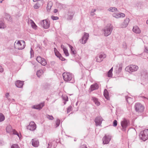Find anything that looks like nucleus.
<instances>
[{
    "mask_svg": "<svg viewBox=\"0 0 148 148\" xmlns=\"http://www.w3.org/2000/svg\"><path fill=\"white\" fill-rule=\"evenodd\" d=\"M99 88V86L97 84L92 85L90 86V92L92 91L98 89Z\"/></svg>",
    "mask_w": 148,
    "mask_h": 148,
    "instance_id": "a211bd4d",
    "label": "nucleus"
},
{
    "mask_svg": "<svg viewBox=\"0 0 148 148\" xmlns=\"http://www.w3.org/2000/svg\"><path fill=\"white\" fill-rule=\"evenodd\" d=\"M44 103H42L33 106H32V108L38 110H40L44 106Z\"/></svg>",
    "mask_w": 148,
    "mask_h": 148,
    "instance_id": "dca6fc26",
    "label": "nucleus"
},
{
    "mask_svg": "<svg viewBox=\"0 0 148 148\" xmlns=\"http://www.w3.org/2000/svg\"><path fill=\"white\" fill-rule=\"evenodd\" d=\"M104 96L106 99H109V97L108 95V93L107 90L105 89L104 90Z\"/></svg>",
    "mask_w": 148,
    "mask_h": 148,
    "instance_id": "a878e982",
    "label": "nucleus"
},
{
    "mask_svg": "<svg viewBox=\"0 0 148 148\" xmlns=\"http://www.w3.org/2000/svg\"><path fill=\"white\" fill-rule=\"evenodd\" d=\"M51 18L53 20H57L59 19V18L58 16H51Z\"/></svg>",
    "mask_w": 148,
    "mask_h": 148,
    "instance_id": "4c0bfd02",
    "label": "nucleus"
},
{
    "mask_svg": "<svg viewBox=\"0 0 148 148\" xmlns=\"http://www.w3.org/2000/svg\"><path fill=\"white\" fill-rule=\"evenodd\" d=\"M49 86H48V88H49Z\"/></svg>",
    "mask_w": 148,
    "mask_h": 148,
    "instance_id": "bf43d9fd",
    "label": "nucleus"
},
{
    "mask_svg": "<svg viewBox=\"0 0 148 148\" xmlns=\"http://www.w3.org/2000/svg\"><path fill=\"white\" fill-rule=\"evenodd\" d=\"M119 69H120V70H121V68H119Z\"/></svg>",
    "mask_w": 148,
    "mask_h": 148,
    "instance_id": "4d7b16f0",
    "label": "nucleus"
},
{
    "mask_svg": "<svg viewBox=\"0 0 148 148\" xmlns=\"http://www.w3.org/2000/svg\"><path fill=\"white\" fill-rule=\"evenodd\" d=\"M64 80L66 82H69L73 78V75L69 72H64L62 74Z\"/></svg>",
    "mask_w": 148,
    "mask_h": 148,
    "instance_id": "20e7f679",
    "label": "nucleus"
},
{
    "mask_svg": "<svg viewBox=\"0 0 148 148\" xmlns=\"http://www.w3.org/2000/svg\"><path fill=\"white\" fill-rule=\"evenodd\" d=\"M3 71V68L0 65V72H2Z\"/></svg>",
    "mask_w": 148,
    "mask_h": 148,
    "instance_id": "a18cd8bd",
    "label": "nucleus"
},
{
    "mask_svg": "<svg viewBox=\"0 0 148 148\" xmlns=\"http://www.w3.org/2000/svg\"><path fill=\"white\" fill-rule=\"evenodd\" d=\"M72 110V107L71 106H69L67 110V113L69 112Z\"/></svg>",
    "mask_w": 148,
    "mask_h": 148,
    "instance_id": "58836bf2",
    "label": "nucleus"
},
{
    "mask_svg": "<svg viewBox=\"0 0 148 148\" xmlns=\"http://www.w3.org/2000/svg\"><path fill=\"white\" fill-rule=\"evenodd\" d=\"M103 120L101 116L97 117L95 119V121L97 126L101 125L102 121Z\"/></svg>",
    "mask_w": 148,
    "mask_h": 148,
    "instance_id": "4468645a",
    "label": "nucleus"
},
{
    "mask_svg": "<svg viewBox=\"0 0 148 148\" xmlns=\"http://www.w3.org/2000/svg\"><path fill=\"white\" fill-rule=\"evenodd\" d=\"M106 54L102 53L99 54V56L97 57L96 61L98 62H100L103 60V58H106Z\"/></svg>",
    "mask_w": 148,
    "mask_h": 148,
    "instance_id": "2eb2a0df",
    "label": "nucleus"
},
{
    "mask_svg": "<svg viewBox=\"0 0 148 148\" xmlns=\"http://www.w3.org/2000/svg\"><path fill=\"white\" fill-rule=\"evenodd\" d=\"M32 144L33 146L37 147L39 145V141L36 139H33L32 140Z\"/></svg>",
    "mask_w": 148,
    "mask_h": 148,
    "instance_id": "f3484780",
    "label": "nucleus"
},
{
    "mask_svg": "<svg viewBox=\"0 0 148 148\" xmlns=\"http://www.w3.org/2000/svg\"><path fill=\"white\" fill-rule=\"evenodd\" d=\"M5 27V25L2 22L0 21V28H4Z\"/></svg>",
    "mask_w": 148,
    "mask_h": 148,
    "instance_id": "e433bc0d",
    "label": "nucleus"
},
{
    "mask_svg": "<svg viewBox=\"0 0 148 148\" xmlns=\"http://www.w3.org/2000/svg\"><path fill=\"white\" fill-rule=\"evenodd\" d=\"M130 124L129 120L125 118L123 119L121 122V125L122 127L121 130L123 131H125L126 128Z\"/></svg>",
    "mask_w": 148,
    "mask_h": 148,
    "instance_id": "7ed1b4c3",
    "label": "nucleus"
},
{
    "mask_svg": "<svg viewBox=\"0 0 148 148\" xmlns=\"http://www.w3.org/2000/svg\"><path fill=\"white\" fill-rule=\"evenodd\" d=\"M40 6V5L38 3H37L34 5V8L35 9H37Z\"/></svg>",
    "mask_w": 148,
    "mask_h": 148,
    "instance_id": "f704fd0d",
    "label": "nucleus"
},
{
    "mask_svg": "<svg viewBox=\"0 0 148 148\" xmlns=\"http://www.w3.org/2000/svg\"><path fill=\"white\" fill-rule=\"evenodd\" d=\"M30 24L32 27L35 29H37V26L35 24V23L33 22V21L32 20H30Z\"/></svg>",
    "mask_w": 148,
    "mask_h": 148,
    "instance_id": "cd10ccee",
    "label": "nucleus"
},
{
    "mask_svg": "<svg viewBox=\"0 0 148 148\" xmlns=\"http://www.w3.org/2000/svg\"><path fill=\"white\" fill-rule=\"evenodd\" d=\"M43 73V71L42 70H39L37 71L36 74L38 77H40Z\"/></svg>",
    "mask_w": 148,
    "mask_h": 148,
    "instance_id": "7c9ffc66",
    "label": "nucleus"
},
{
    "mask_svg": "<svg viewBox=\"0 0 148 148\" xmlns=\"http://www.w3.org/2000/svg\"><path fill=\"white\" fill-rule=\"evenodd\" d=\"M89 37V34L88 33H84V35L81 39L79 41L82 44H85Z\"/></svg>",
    "mask_w": 148,
    "mask_h": 148,
    "instance_id": "1a4fd4ad",
    "label": "nucleus"
},
{
    "mask_svg": "<svg viewBox=\"0 0 148 148\" xmlns=\"http://www.w3.org/2000/svg\"><path fill=\"white\" fill-rule=\"evenodd\" d=\"M42 25L45 29H48L50 26V22L47 19L42 21Z\"/></svg>",
    "mask_w": 148,
    "mask_h": 148,
    "instance_id": "f8f14e48",
    "label": "nucleus"
},
{
    "mask_svg": "<svg viewBox=\"0 0 148 148\" xmlns=\"http://www.w3.org/2000/svg\"><path fill=\"white\" fill-rule=\"evenodd\" d=\"M46 116V117L50 120H53L54 119L53 117L51 115L47 114Z\"/></svg>",
    "mask_w": 148,
    "mask_h": 148,
    "instance_id": "473e14b6",
    "label": "nucleus"
},
{
    "mask_svg": "<svg viewBox=\"0 0 148 148\" xmlns=\"http://www.w3.org/2000/svg\"><path fill=\"white\" fill-rule=\"evenodd\" d=\"M6 130L7 132L10 134L12 133L16 135L19 138H20L21 134H19L15 130H13L11 126L8 125L6 127Z\"/></svg>",
    "mask_w": 148,
    "mask_h": 148,
    "instance_id": "0eeeda50",
    "label": "nucleus"
},
{
    "mask_svg": "<svg viewBox=\"0 0 148 148\" xmlns=\"http://www.w3.org/2000/svg\"><path fill=\"white\" fill-rule=\"evenodd\" d=\"M60 59L62 61H64L65 60V59L62 56H61V55H60L59 57Z\"/></svg>",
    "mask_w": 148,
    "mask_h": 148,
    "instance_id": "37998d69",
    "label": "nucleus"
},
{
    "mask_svg": "<svg viewBox=\"0 0 148 148\" xmlns=\"http://www.w3.org/2000/svg\"><path fill=\"white\" fill-rule=\"evenodd\" d=\"M143 73H144V72H143Z\"/></svg>",
    "mask_w": 148,
    "mask_h": 148,
    "instance_id": "052dcab7",
    "label": "nucleus"
},
{
    "mask_svg": "<svg viewBox=\"0 0 148 148\" xmlns=\"http://www.w3.org/2000/svg\"><path fill=\"white\" fill-rule=\"evenodd\" d=\"M61 47L64 53V54H65V56H69V53L68 52V50L66 49V48L64 46L62 45H61Z\"/></svg>",
    "mask_w": 148,
    "mask_h": 148,
    "instance_id": "aec40b11",
    "label": "nucleus"
},
{
    "mask_svg": "<svg viewBox=\"0 0 148 148\" xmlns=\"http://www.w3.org/2000/svg\"><path fill=\"white\" fill-rule=\"evenodd\" d=\"M129 22V19L128 18L126 19L122 25L121 27L123 28L126 27L128 25Z\"/></svg>",
    "mask_w": 148,
    "mask_h": 148,
    "instance_id": "4be33fe9",
    "label": "nucleus"
},
{
    "mask_svg": "<svg viewBox=\"0 0 148 148\" xmlns=\"http://www.w3.org/2000/svg\"><path fill=\"white\" fill-rule=\"evenodd\" d=\"M23 82L21 81L20 80L17 81L15 83L16 86L18 88H21L24 84Z\"/></svg>",
    "mask_w": 148,
    "mask_h": 148,
    "instance_id": "6ab92c4d",
    "label": "nucleus"
},
{
    "mask_svg": "<svg viewBox=\"0 0 148 148\" xmlns=\"http://www.w3.org/2000/svg\"><path fill=\"white\" fill-rule=\"evenodd\" d=\"M111 137L109 135H105L102 139L103 143V144H108L111 139Z\"/></svg>",
    "mask_w": 148,
    "mask_h": 148,
    "instance_id": "9d476101",
    "label": "nucleus"
},
{
    "mask_svg": "<svg viewBox=\"0 0 148 148\" xmlns=\"http://www.w3.org/2000/svg\"><path fill=\"white\" fill-rule=\"evenodd\" d=\"M3 0H0V3H1Z\"/></svg>",
    "mask_w": 148,
    "mask_h": 148,
    "instance_id": "8fccbe9b",
    "label": "nucleus"
},
{
    "mask_svg": "<svg viewBox=\"0 0 148 148\" xmlns=\"http://www.w3.org/2000/svg\"><path fill=\"white\" fill-rule=\"evenodd\" d=\"M117 122L116 120H115L113 123V126L114 127H116L117 125Z\"/></svg>",
    "mask_w": 148,
    "mask_h": 148,
    "instance_id": "79ce46f5",
    "label": "nucleus"
},
{
    "mask_svg": "<svg viewBox=\"0 0 148 148\" xmlns=\"http://www.w3.org/2000/svg\"><path fill=\"white\" fill-rule=\"evenodd\" d=\"M140 137L143 141H145L148 139V129L141 131L140 133Z\"/></svg>",
    "mask_w": 148,
    "mask_h": 148,
    "instance_id": "39448f33",
    "label": "nucleus"
},
{
    "mask_svg": "<svg viewBox=\"0 0 148 148\" xmlns=\"http://www.w3.org/2000/svg\"><path fill=\"white\" fill-rule=\"evenodd\" d=\"M62 98L63 100L65 101H68V97L66 96H63Z\"/></svg>",
    "mask_w": 148,
    "mask_h": 148,
    "instance_id": "ea45409f",
    "label": "nucleus"
},
{
    "mask_svg": "<svg viewBox=\"0 0 148 148\" xmlns=\"http://www.w3.org/2000/svg\"><path fill=\"white\" fill-rule=\"evenodd\" d=\"M79 148H87L86 145H81Z\"/></svg>",
    "mask_w": 148,
    "mask_h": 148,
    "instance_id": "c03bdc74",
    "label": "nucleus"
},
{
    "mask_svg": "<svg viewBox=\"0 0 148 148\" xmlns=\"http://www.w3.org/2000/svg\"><path fill=\"white\" fill-rule=\"evenodd\" d=\"M112 30V26L110 24L107 25L103 30V33L105 36L109 35Z\"/></svg>",
    "mask_w": 148,
    "mask_h": 148,
    "instance_id": "423d86ee",
    "label": "nucleus"
},
{
    "mask_svg": "<svg viewBox=\"0 0 148 148\" xmlns=\"http://www.w3.org/2000/svg\"><path fill=\"white\" fill-rule=\"evenodd\" d=\"M138 68L137 65H128L125 68V70L131 73L137 71Z\"/></svg>",
    "mask_w": 148,
    "mask_h": 148,
    "instance_id": "6e6552de",
    "label": "nucleus"
},
{
    "mask_svg": "<svg viewBox=\"0 0 148 148\" xmlns=\"http://www.w3.org/2000/svg\"><path fill=\"white\" fill-rule=\"evenodd\" d=\"M92 99L97 105L99 106L100 105V103L98 101L97 99L95 97H92Z\"/></svg>",
    "mask_w": 148,
    "mask_h": 148,
    "instance_id": "393cba45",
    "label": "nucleus"
},
{
    "mask_svg": "<svg viewBox=\"0 0 148 148\" xmlns=\"http://www.w3.org/2000/svg\"><path fill=\"white\" fill-rule=\"evenodd\" d=\"M141 75H142V76H143V73H142V74Z\"/></svg>",
    "mask_w": 148,
    "mask_h": 148,
    "instance_id": "6e6d98bb",
    "label": "nucleus"
},
{
    "mask_svg": "<svg viewBox=\"0 0 148 148\" xmlns=\"http://www.w3.org/2000/svg\"><path fill=\"white\" fill-rule=\"evenodd\" d=\"M48 145H49V143H48ZM50 147H50L49 146V147H48V148H50Z\"/></svg>",
    "mask_w": 148,
    "mask_h": 148,
    "instance_id": "3c124183",
    "label": "nucleus"
},
{
    "mask_svg": "<svg viewBox=\"0 0 148 148\" xmlns=\"http://www.w3.org/2000/svg\"><path fill=\"white\" fill-rule=\"evenodd\" d=\"M64 104H66V102H64Z\"/></svg>",
    "mask_w": 148,
    "mask_h": 148,
    "instance_id": "13d9d810",
    "label": "nucleus"
},
{
    "mask_svg": "<svg viewBox=\"0 0 148 148\" xmlns=\"http://www.w3.org/2000/svg\"><path fill=\"white\" fill-rule=\"evenodd\" d=\"M33 1H37V0H33Z\"/></svg>",
    "mask_w": 148,
    "mask_h": 148,
    "instance_id": "5fc2aeb1",
    "label": "nucleus"
},
{
    "mask_svg": "<svg viewBox=\"0 0 148 148\" xmlns=\"http://www.w3.org/2000/svg\"><path fill=\"white\" fill-rule=\"evenodd\" d=\"M60 123V120L59 119L57 120L56 121V127H57L58 126Z\"/></svg>",
    "mask_w": 148,
    "mask_h": 148,
    "instance_id": "c9c22d12",
    "label": "nucleus"
},
{
    "mask_svg": "<svg viewBox=\"0 0 148 148\" xmlns=\"http://www.w3.org/2000/svg\"><path fill=\"white\" fill-rule=\"evenodd\" d=\"M113 16L116 18H119L121 17H124L125 16L124 14L122 13L120 14L114 13L113 15Z\"/></svg>",
    "mask_w": 148,
    "mask_h": 148,
    "instance_id": "412c9836",
    "label": "nucleus"
},
{
    "mask_svg": "<svg viewBox=\"0 0 148 148\" xmlns=\"http://www.w3.org/2000/svg\"><path fill=\"white\" fill-rule=\"evenodd\" d=\"M133 30L134 32L136 33L139 34L140 33L141 31L137 26H135L133 27Z\"/></svg>",
    "mask_w": 148,
    "mask_h": 148,
    "instance_id": "5701e85b",
    "label": "nucleus"
},
{
    "mask_svg": "<svg viewBox=\"0 0 148 148\" xmlns=\"http://www.w3.org/2000/svg\"><path fill=\"white\" fill-rule=\"evenodd\" d=\"M5 116L4 115L1 113H0V122L3 121L5 119Z\"/></svg>",
    "mask_w": 148,
    "mask_h": 148,
    "instance_id": "2f4dec72",
    "label": "nucleus"
},
{
    "mask_svg": "<svg viewBox=\"0 0 148 148\" xmlns=\"http://www.w3.org/2000/svg\"><path fill=\"white\" fill-rule=\"evenodd\" d=\"M54 51L56 55L58 57V58L61 55V54L59 53L58 51L55 48L54 49Z\"/></svg>",
    "mask_w": 148,
    "mask_h": 148,
    "instance_id": "c756f323",
    "label": "nucleus"
},
{
    "mask_svg": "<svg viewBox=\"0 0 148 148\" xmlns=\"http://www.w3.org/2000/svg\"><path fill=\"white\" fill-rule=\"evenodd\" d=\"M54 12L55 13H56L58 12V10L57 9H55L54 10Z\"/></svg>",
    "mask_w": 148,
    "mask_h": 148,
    "instance_id": "de8ad7c7",
    "label": "nucleus"
},
{
    "mask_svg": "<svg viewBox=\"0 0 148 148\" xmlns=\"http://www.w3.org/2000/svg\"><path fill=\"white\" fill-rule=\"evenodd\" d=\"M146 23L147 24H148V20H147L146 21Z\"/></svg>",
    "mask_w": 148,
    "mask_h": 148,
    "instance_id": "603ef678",
    "label": "nucleus"
},
{
    "mask_svg": "<svg viewBox=\"0 0 148 148\" xmlns=\"http://www.w3.org/2000/svg\"><path fill=\"white\" fill-rule=\"evenodd\" d=\"M36 125L34 122L32 121L27 126V128L31 131H34L36 129Z\"/></svg>",
    "mask_w": 148,
    "mask_h": 148,
    "instance_id": "9b49d317",
    "label": "nucleus"
},
{
    "mask_svg": "<svg viewBox=\"0 0 148 148\" xmlns=\"http://www.w3.org/2000/svg\"><path fill=\"white\" fill-rule=\"evenodd\" d=\"M109 10L110 11L113 12L116 11L117 10V9L115 8H111L109 9Z\"/></svg>",
    "mask_w": 148,
    "mask_h": 148,
    "instance_id": "72a5a7b5",
    "label": "nucleus"
},
{
    "mask_svg": "<svg viewBox=\"0 0 148 148\" xmlns=\"http://www.w3.org/2000/svg\"><path fill=\"white\" fill-rule=\"evenodd\" d=\"M25 46V43L23 40L16 41L14 45L15 48L16 49L19 50L23 49Z\"/></svg>",
    "mask_w": 148,
    "mask_h": 148,
    "instance_id": "f257e3e1",
    "label": "nucleus"
},
{
    "mask_svg": "<svg viewBox=\"0 0 148 148\" xmlns=\"http://www.w3.org/2000/svg\"><path fill=\"white\" fill-rule=\"evenodd\" d=\"M136 112L138 113L143 112L144 110V106L141 103H136L134 106Z\"/></svg>",
    "mask_w": 148,
    "mask_h": 148,
    "instance_id": "f03ea898",
    "label": "nucleus"
},
{
    "mask_svg": "<svg viewBox=\"0 0 148 148\" xmlns=\"http://www.w3.org/2000/svg\"><path fill=\"white\" fill-rule=\"evenodd\" d=\"M44 87H45V89L47 88V87L46 86V85H45V86Z\"/></svg>",
    "mask_w": 148,
    "mask_h": 148,
    "instance_id": "864d4df0",
    "label": "nucleus"
},
{
    "mask_svg": "<svg viewBox=\"0 0 148 148\" xmlns=\"http://www.w3.org/2000/svg\"><path fill=\"white\" fill-rule=\"evenodd\" d=\"M113 71V67L109 71L108 73V76L109 77H112V71Z\"/></svg>",
    "mask_w": 148,
    "mask_h": 148,
    "instance_id": "c85d7f7f",
    "label": "nucleus"
},
{
    "mask_svg": "<svg viewBox=\"0 0 148 148\" xmlns=\"http://www.w3.org/2000/svg\"><path fill=\"white\" fill-rule=\"evenodd\" d=\"M53 5L52 2L51 1H49L47 7V9L48 10H50Z\"/></svg>",
    "mask_w": 148,
    "mask_h": 148,
    "instance_id": "bb28decb",
    "label": "nucleus"
},
{
    "mask_svg": "<svg viewBox=\"0 0 148 148\" xmlns=\"http://www.w3.org/2000/svg\"><path fill=\"white\" fill-rule=\"evenodd\" d=\"M68 45L71 49V53L72 54H76L77 53V52L75 49L70 45Z\"/></svg>",
    "mask_w": 148,
    "mask_h": 148,
    "instance_id": "b1692460",
    "label": "nucleus"
},
{
    "mask_svg": "<svg viewBox=\"0 0 148 148\" xmlns=\"http://www.w3.org/2000/svg\"><path fill=\"white\" fill-rule=\"evenodd\" d=\"M130 99V97H128L127 99H126L128 103V99Z\"/></svg>",
    "mask_w": 148,
    "mask_h": 148,
    "instance_id": "09e8293b",
    "label": "nucleus"
},
{
    "mask_svg": "<svg viewBox=\"0 0 148 148\" xmlns=\"http://www.w3.org/2000/svg\"><path fill=\"white\" fill-rule=\"evenodd\" d=\"M9 95V93H7L5 94V96L7 98H8V96Z\"/></svg>",
    "mask_w": 148,
    "mask_h": 148,
    "instance_id": "49530a36",
    "label": "nucleus"
},
{
    "mask_svg": "<svg viewBox=\"0 0 148 148\" xmlns=\"http://www.w3.org/2000/svg\"><path fill=\"white\" fill-rule=\"evenodd\" d=\"M36 60L39 63L42 65H46L47 64L46 60L40 56H38L37 57Z\"/></svg>",
    "mask_w": 148,
    "mask_h": 148,
    "instance_id": "ddd939ff",
    "label": "nucleus"
},
{
    "mask_svg": "<svg viewBox=\"0 0 148 148\" xmlns=\"http://www.w3.org/2000/svg\"><path fill=\"white\" fill-rule=\"evenodd\" d=\"M11 148H20L18 145L16 144L13 145L11 146Z\"/></svg>",
    "mask_w": 148,
    "mask_h": 148,
    "instance_id": "a19ab883",
    "label": "nucleus"
}]
</instances>
